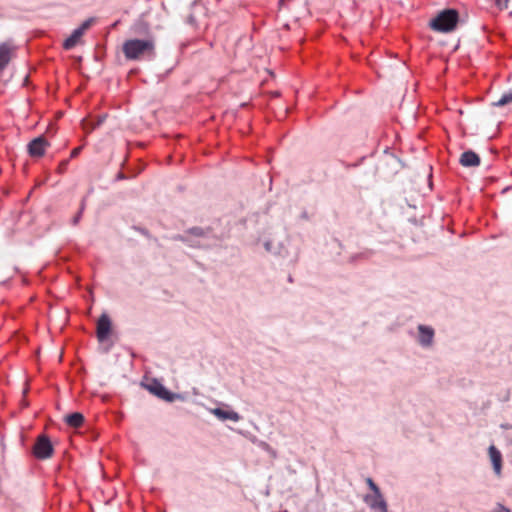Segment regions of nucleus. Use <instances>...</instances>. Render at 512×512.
I'll return each mask as SVG.
<instances>
[{"instance_id":"7ed1b4c3","label":"nucleus","mask_w":512,"mask_h":512,"mask_svg":"<svg viewBox=\"0 0 512 512\" xmlns=\"http://www.w3.org/2000/svg\"><path fill=\"white\" fill-rule=\"evenodd\" d=\"M367 484L373 494L365 497L366 504L370 507L372 512H387L386 502L380 493L378 486L370 478L367 479Z\"/></svg>"},{"instance_id":"f03ea898","label":"nucleus","mask_w":512,"mask_h":512,"mask_svg":"<svg viewBox=\"0 0 512 512\" xmlns=\"http://www.w3.org/2000/svg\"><path fill=\"white\" fill-rule=\"evenodd\" d=\"M153 47V42L150 40L133 39L124 43L123 52L128 59H137L145 53H150Z\"/></svg>"},{"instance_id":"f3484780","label":"nucleus","mask_w":512,"mask_h":512,"mask_svg":"<svg viewBox=\"0 0 512 512\" xmlns=\"http://www.w3.org/2000/svg\"><path fill=\"white\" fill-rule=\"evenodd\" d=\"M492 512H511V510L503 506L502 504L497 503L496 506L493 508Z\"/></svg>"},{"instance_id":"423d86ee","label":"nucleus","mask_w":512,"mask_h":512,"mask_svg":"<svg viewBox=\"0 0 512 512\" xmlns=\"http://www.w3.org/2000/svg\"><path fill=\"white\" fill-rule=\"evenodd\" d=\"M46 146H47V143L45 142V140L43 138L34 139L29 144V153L31 156H36V157L42 156L45 152Z\"/></svg>"},{"instance_id":"6ab92c4d","label":"nucleus","mask_w":512,"mask_h":512,"mask_svg":"<svg viewBox=\"0 0 512 512\" xmlns=\"http://www.w3.org/2000/svg\"><path fill=\"white\" fill-rule=\"evenodd\" d=\"M289 1H290V0H280V6H281V7H284V6L288 5V2H289Z\"/></svg>"},{"instance_id":"6e6552de","label":"nucleus","mask_w":512,"mask_h":512,"mask_svg":"<svg viewBox=\"0 0 512 512\" xmlns=\"http://www.w3.org/2000/svg\"><path fill=\"white\" fill-rule=\"evenodd\" d=\"M460 163L465 167L478 166L480 164V158L476 153L466 151L461 155Z\"/></svg>"},{"instance_id":"4468645a","label":"nucleus","mask_w":512,"mask_h":512,"mask_svg":"<svg viewBox=\"0 0 512 512\" xmlns=\"http://www.w3.org/2000/svg\"><path fill=\"white\" fill-rule=\"evenodd\" d=\"M33 448H51V444L49 439L45 436H39L37 442L34 444Z\"/></svg>"},{"instance_id":"1a4fd4ad","label":"nucleus","mask_w":512,"mask_h":512,"mask_svg":"<svg viewBox=\"0 0 512 512\" xmlns=\"http://www.w3.org/2000/svg\"><path fill=\"white\" fill-rule=\"evenodd\" d=\"M13 55L12 48L6 44L0 45V72L8 65Z\"/></svg>"},{"instance_id":"f8f14e48","label":"nucleus","mask_w":512,"mask_h":512,"mask_svg":"<svg viewBox=\"0 0 512 512\" xmlns=\"http://www.w3.org/2000/svg\"><path fill=\"white\" fill-rule=\"evenodd\" d=\"M420 342L424 345L430 344L433 338V330L424 326L419 327Z\"/></svg>"},{"instance_id":"a211bd4d","label":"nucleus","mask_w":512,"mask_h":512,"mask_svg":"<svg viewBox=\"0 0 512 512\" xmlns=\"http://www.w3.org/2000/svg\"><path fill=\"white\" fill-rule=\"evenodd\" d=\"M495 3L500 9H506L508 7L509 0H495Z\"/></svg>"},{"instance_id":"f257e3e1","label":"nucleus","mask_w":512,"mask_h":512,"mask_svg":"<svg viewBox=\"0 0 512 512\" xmlns=\"http://www.w3.org/2000/svg\"><path fill=\"white\" fill-rule=\"evenodd\" d=\"M458 19L459 16L456 10L447 9L441 11L430 21V28L437 32H450L455 29Z\"/></svg>"},{"instance_id":"dca6fc26","label":"nucleus","mask_w":512,"mask_h":512,"mask_svg":"<svg viewBox=\"0 0 512 512\" xmlns=\"http://www.w3.org/2000/svg\"><path fill=\"white\" fill-rule=\"evenodd\" d=\"M510 102H512V91L503 94L501 98L497 101L496 105L504 106Z\"/></svg>"},{"instance_id":"ddd939ff","label":"nucleus","mask_w":512,"mask_h":512,"mask_svg":"<svg viewBox=\"0 0 512 512\" xmlns=\"http://www.w3.org/2000/svg\"><path fill=\"white\" fill-rule=\"evenodd\" d=\"M84 418L80 413H73L66 417V422L69 426L78 428L82 425Z\"/></svg>"},{"instance_id":"2eb2a0df","label":"nucleus","mask_w":512,"mask_h":512,"mask_svg":"<svg viewBox=\"0 0 512 512\" xmlns=\"http://www.w3.org/2000/svg\"><path fill=\"white\" fill-rule=\"evenodd\" d=\"M54 450H33L34 456L37 459H48L52 457Z\"/></svg>"},{"instance_id":"20e7f679","label":"nucleus","mask_w":512,"mask_h":512,"mask_svg":"<svg viewBox=\"0 0 512 512\" xmlns=\"http://www.w3.org/2000/svg\"><path fill=\"white\" fill-rule=\"evenodd\" d=\"M111 322L108 316L102 315L97 322V336L99 340H104L110 333Z\"/></svg>"},{"instance_id":"9b49d317","label":"nucleus","mask_w":512,"mask_h":512,"mask_svg":"<svg viewBox=\"0 0 512 512\" xmlns=\"http://www.w3.org/2000/svg\"><path fill=\"white\" fill-rule=\"evenodd\" d=\"M489 457L493 465V469L497 475L501 473L502 456L499 450H489Z\"/></svg>"},{"instance_id":"9d476101","label":"nucleus","mask_w":512,"mask_h":512,"mask_svg":"<svg viewBox=\"0 0 512 512\" xmlns=\"http://www.w3.org/2000/svg\"><path fill=\"white\" fill-rule=\"evenodd\" d=\"M213 414L222 420H231L234 422L239 420V415L229 409L216 408L213 410Z\"/></svg>"},{"instance_id":"0eeeda50","label":"nucleus","mask_w":512,"mask_h":512,"mask_svg":"<svg viewBox=\"0 0 512 512\" xmlns=\"http://www.w3.org/2000/svg\"><path fill=\"white\" fill-rule=\"evenodd\" d=\"M148 389L151 393H153L154 395H156L162 399H165L168 401H171L173 399L172 394L160 383L155 382V383L149 385Z\"/></svg>"},{"instance_id":"39448f33","label":"nucleus","mask_w":512,"mask_h":512,"mask_svg":"<svg viewBox=\"0 0 512 512\" xmlns=\"http://www.w3.org/2000/svg\"><path fill=\"white\" fill-rule=\"evenodd\" d=\"M89 26L88 23H85L83 24L82 27H80L79 29H76L72 35L67 38L64 42V47L66 49H71L73 48L74 46L77 45V43L80 41V38L82 37L84 31L87 29V27Z\"/></svg>"}]
</instances>
